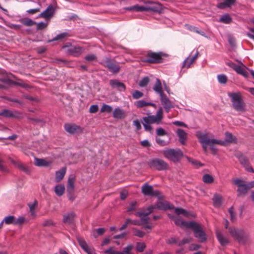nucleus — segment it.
Instances as JSON below:
<instances>
[{
    "label": "nucleus",
    "instance_id": "1",
    "mask_svg": "<svg viewBox=\"0 0 254 254\" xmlns=\"http://www.w3.org/2000/svg\"><path fill=\"white\" fill-rule=\"evenodd\" d=\"M151 113L148 112L147 113V117H144L142 118L143 121V126L145 130L151 132L153 128L150 124H160L163 118V109L162 107H160L156 112L155 116L150 115Z\"/></svg>",
    "mask_w": 254,
    "mask_h": 254
},
{
    "label": "nucleus",
    "instance_id": "2",
    "mask_svg": "<svg viewBox=\"0 0 254 254\" xmlns=\"http://www.w3.org/2000/svg\"><path fill=\"white\" fill-rule=\"evenodd\" d=\"M228 96L231 98L232 106L234 110L242 113L246 111V105L240 92L229 93Z\"/></svg>",
    "mask_w": 254,
    "mask_h": 254
},
{
    "label": "nucleus",
    "instance_id": "3",
    "mask_svg": "<svg viewBox=\"0 0 254 254\" xmlns=\"http://www.w3.org/2000/svg\"><path fill=\"white\" fill-rule=\"evenodd\" d=\"M168 56V54L162 52H154L149 51L145 54V59L142 60V61L149 64H160L164 62V58Z\"/></svg>",
    "mask_w": 254,
    "mask_h": 254
},
{
    "label": "nucleus",
    "instance_id": "4",
    "mask_svg": "<svg viewBox=\"0 0 254 254\" xmlns=\"http://www.w3.org/2000/svg\"><path fill=\"white\" fill-rule=\"evenodd\" d=\"M228 232L232 237L238 243L243 245L246 244L248 235L244 229L230 227L228 229Z\"/></svg>",
    "mask_w": 254,
    "mask_h": 254
},
{
    "label": "nucleus",
    "instance_id": "5",
    "mask_svg": "<svg viewBox=\"0 0 254 254\" xmlns=\"http://www.w3.org/2000/svg\"><path fill=\"white\" fill-rule=\"evenodd\" d=\"M233 183L238 187L237 190L238 196H245L249 190L254 187V181L246 183L243 180L237 179L233 181Z\"/></svg>",
    "mask_w": 254,
    "mask_h": 254
},
{
    "label": "nucleus",
    "instance_id": "6",
    "mask_svg": "<svg viewBox=\"0 0 254 254\" xmlns=\"http://www.w3.org/2000/svg\"><path fill=\"white\" fill-rule=\"evenodd\" d=\"M162 154L174 163L180 162L184 156L183 152L180 149H166L163 151Z\"/></svg>",
    "mask_w": 254,
    "mask_h": 254
},
{
    "label": "nucleus",
    "instance_id": "7",
    "mask_svg": "<svg viewBox=\"0 0 254 254\" xmlns=\"http://www.w3.org/2000/svg\"><path fill=\"white\" fill-rule=\"evenodd\" d=\"M196 136L199 139V142L202 144V147L205 151L207 150V146L211 143H217L221 145H225V142L214 138H209L207 133H203L201 132H198Z\"/></svg>",
    "mask_w": 254,
    "mask_h": 254
},
{
    "label": "nucleus",
    "instance_id": "8",
    "mask_svg": "<svg viewBox=\"0 0 254 254\" xmlns=\"http://www.w3.org/2000/svg\"><path fill=\"white\" fill-rule=\"evenodd\" d=\"M147 165L150 168L159 171L167 170L169 168V165L166 162L158 158L149 160L147 162Z\"/></svg>",
    "mask_w": 254,
    "mask_h": 254
},
{
    "label": "nucleus",
    "instance_id": "9",
    "mask_svg": "<svg viewBox=\"0 0 254 254\" xmlns=\"http://www.w3.org/2000/svg\"><path fill=\"white\" fill-rule=\"evenodd\" d=\"M75 181V176L74 175H70L68 178L66 190L68 199L71 202H73L75 199V195L74 194Z\"/></svg>",
    "mask_w": 254,
    "mask_h": 254
},
{
    "label": "nucleus",
    "instance_id": "10",
    "mask_svg": "<svg viewBox=\"0 0 254 254\" xmlns=\"http://www.w3.org/2000/svg\"><path fill=\"white\" fill-rule=\"evenodd\" d=\"M190 229L193 231L194 236L198 239L199 242L203 243L206 240V234L198 223L193 221Z\"/></svg>",
    "mask_w": 254,
    "mask_h": 254
},
{
    "label": "nucleus",
    "instance_id": "11",
    "mask_svg": "<svg viewBox=\"0 0 254 254\" xmlns=\"http://www.w3.org/2000/svg\"><path fill=\"white\" fill-rule=\"evenodd\" d=\"M62 48L65 50V52L67 54L74 57L79 56L83 52L82 47L72 46L70 43H68L63 46Z\"/></svg>",
    "mask_w": 254,
    "mask_h": 254
},
{
    "label": "nucleus",
    "instance_id": "12",
    "mask_svg": "<svg viewBox=\"0 0 254 254\" xmlns=\"http://www.w3.org/2000/svg\"><path fill=\"white\" fill-rule=\"evenodd\" d=\"M101 64L104 66L108 68L109 70L113 73H117L120 70V67L117 63L114 60L109 58H106L101 63Z\"/></svg>",
    "mask_w": 254,
    "mask_h": 254
},
{
    "label": "nucleus",
    "instance_id": "13",
    "mask_svg": "<svg viewBox=\"0 0 254 254\" xmlns=\"http://www.w3.org/2000/svg\"><path fill=\"white\" fill-rule=\"evenodd\" d=\"M145 3L146 11H152L160 13L163 10V5L160 3L147 1Z\"/></svg>",
    "mask_w": 254,
    "mask_h": 254
},
{
    "label": "nucleus",
    "instance_id": "14",
    "mask_svg": "<svg viewBox=\"0 0 254 254\" xmlns=\"http://www.w3.org/2000/svg\"><path fill=\"white\" fill-rule=\"evenodd\" d=\"M141 192L145 196H158L160 192L158 190H154L152 186L146 183L141 187Z\"/></svg>",
    "mask_w": 254,
    "mask_h": 254
},
{
    "label": "nucleus",
    "instance_id": "15",
    "mask_svg": "<svg viewBox=\"0 0 254 254\" xmlns=\"http://www.w3.org/2000/svg\"><path fill=\"white\" fill-rule=\"evenodd\" d=\"M64 128L66 132L72 134L81 133L83 131V128L75 124H65Z\"/></svg>",
    "mask_w": 254,
    "mask_h": 254
},
{
    "label": "nucleus",
    "instance_id": "16",
    "mask_svg": "<svg viewBox=\"0 0 254 254\" xmlns=\"http://www.w3.org/2000/svg\"><path fill=\"white\" fill-rule=\"evenodd\" d=\"M133 248L132 245H128L127 247L124 248L123 252L116 251L110 248L105 251L106 254H132L131 250Z\"/></svg>",
    "mask_w": 254,
    "mask_h": 254
},
{
    "label": "nucleus",
    "instance_id": "17",
    "mask_svg": "<svg viewBox=\"0 0 254 254\" xmlns=\"http://www.w3.org/2000/svg\"><path fill=\"white\" fill-rule=\"evenodd\" d=\"M77 241L80 247L88 254H94V250L89 247L84 239L80 236L76 237Z\"/></svg>",
    "mask_w": 254,
    "mask_h": 254
},
{
    "label": "nucleus",
    "instance_id": "18",
    "mask_svg": "<svg viewBox=\"0 0 254 254\" xmlns=\"http://www.w3.org/2000/svg\"><path fill=\"white\" fill-rule=\"evenodd\" d=\"M160 96V100L162 105L164 106L166 112L168 113L170 109L173 108V105L171 102L164 94Z\"/></svg>",
    "mask_w": 254,
    "mask_h": 254
},
{
    "label": "nucleus",
    "instance_id": "19",
    "mask_svg": "<svg viewBox=\"0 0 254 254\" xmlns=\"http://www.w3.org/2000/svg\"><path fill=\"white\" fill-rule=\"evenodd\" d=\"M55 8L52 4L49 5L47 9L40 13L39 16L45 19H48L53 16Z\"/></svg>",
    "mask_w": 254,
    "mask_h": 254
},
{
    "label": "nucleus",
    "instance_id": "20",
    "mask_svg": "<svg viewBox=\"0 0 254 254\" xmlns=\"http://www.w3.org/2000/svg\"><path fill=\"white\" fill-rule=\"evenodd\" d=\"M110 84L113 88H117L119 91H125L126 85L117 79H112L110 81Z\"/></svg>",
    "mask_w": 254,
    "mask_h": 254
},
{
    "label": "nucleus",
    "instance_id": "21",
    "mask_svg": "<svg viewBox=\"0 0 254 254\" xmlns=\"http://www.w3.org/2000/svg\"><path fill=\"white\" fill-rule=\"evenodd\" d=\"M216 235L217 238L221 246H225L229 243L230 241L229 239L224 236L220 231L217 230L216 232Z\"/></svg>",
    "mask_w": 254,
    "mask_h": 254
},
{
    "label": "nucleus",
    "instance_id": "22",
    "mask_svg": "<svg viewBox=\"0 0 254 254\" xmlns=\"http://www.w3.org/2000/svg\"><path fill=\"white\" fill-rule=\"evenodd\" d=\"M175 224L180 227L189 228L192 226L193 221H185L181 219L176 218L174 220Z\"/></svg>",
    "mask_w": 254,
    "mask_h": 254
},
{
    "label": "nucleus",
    "instance_id": "23",
    "mask_svg": "<svg viewBox=\"0 0 254 254\" xmlns=\"http://www.w3.org/2000/svg\"><path fill=\"white\" fill-rule=\"evenodd\" d=\"M75 214L74 212H70L63 215V222L65 224H71L74 220Z\"/></svg>",
    "mask_w": 254,
    "mask_h": 254
},
{
    "label": "nucleus",
    "instance_id": "24",
    "mask_svg": "<svg viewBox=\"0 0 254 254\" xmlns=\"http://www.w3.org/2000/svg\"><path fill=\"white\" fill-rule=\"evenodd\" d=\"M126 116V112L120 108H115L113 113V116L115 119H124Z\"/></svg>",
    "mask_w": 254,
    "mask_h": 254
},
{
    "label": "nucleus",
    "instance_id": "25",
    "mask_svg": "<svg viewBox=\"0 0 254 254\" xmlns=\"http://www.w3.org/2000/svg\"><path fill=\"white\" fill-rule=\"evenodd\" d=\"M154 209V207L153 205H151L146 208L145 209L137 212L135 213V215L138 217L147 216L148 215L153 212Z\"/></svg>",
    "mask_w": 254,
    "mask_h": 254
},
{
    "label": "nucleus",
    "instance_id": "26",
    "mask_svg": "<svg viewBox=\"0 0 254 254\" xmlns=\"http://www.w3.org/2000/svg\"><path fill=\"white\" fill-rule=\"evenodd\" d=\"M153 206L154 207V209L157 208L159 210H167L171 209L172 208L170 206L169 203L167 201H159Z\"/></svg>",
    "mask_w": 254,
    "mask_h": 254
},
{
    "label": "nucleus",
    "instance_id": "27",
    "mask_svg": "<svg viewBox=\"0 0 254 254\" xmlns=\"http://www.w3.org/2000/svg\"><path fill=\"white\" fill-rule=\"evenodd\" d=\"M53 63L59 65L60 66H65L68 67H73L71 65V61L66 60L56 59L53 61Z\"/></svg>",
    "mask_w": 254,
    "mask_h": 254
},
{
    "label": "nucleus",
    "instance_id": "28",
    "mask_svg": "<svg viewBox=\"0 0 254 254\" xmlns=\"http://www.w3.org/2000/svg\"><path fill=\"white\" fill-rule=\"evenodd\" d=\"M179 137V141L182 144H185V140L187 138V133L182 129L179 128L176 132Z\"/></svg>",
    "mask_w": 254,
    "mask_h": 254
},
{
    "label": "nucleus",
    "instance_id": "29",
    "mask_svg": "<svg viewBox=\"0 0 254 254\" xmlns=\"http://www.w3.org/2000/svg\"><path fill=\"white\" fill-rule=\"evenodd\" d=\"M223 197L217 193H215L213 197V205L215 207H220L222 204Z\"/></svg>",
    "mask_w": 254,
    "mask_h": 254
},
{
    "label": "nucleus",
    "instance_id": "30",
    "mask_svg": "<svg viewBox=\"0 0 254 254\" xmlns=\"http://www.w3.org/2000/svg\"><path fill=\"white\" fill-rule=\"evenodd\" d=\"M135 105L138 108H141L143 107H145L147 106H151L153 107L154 108H156V105L152 103L147 102L144 100H139L135 102Z\"/></svg>",
    "mask_w": 254,
    "mask_h": 254
},
{
    "label": "nucleus",
    "instance_id": "31",
    "mask_svg": "<svg viewBox=\"0 0 254 254\" xmlns=\"http://www.w3.org/2000/svg\"><path fill=\"white\" fill-rule=\"evenodd\" d=\"M154 91L159 94L160 96L164 94L162 90V87L161 81L159 79H157L156 83L153 88Z\"/></svg>",
    "mask_w": 254,
    "mask_h": 254
},
{
    "label": "nucleus",
    "instance_id": "32",
    "mask_svg": "<svg viewBox=\"0 0 254 254\" xmlns=\"http://www.w3.org/2000/svg\"><path fill=\"white\" fill-rule=\"evenodd\" d=\"M66 173V168L63 167L60 170L56 172V181L57 182H60L64 177Z\"/></svg>",
    "mask_w": 254,
    "mask_h": 254
},
{
    "label": "nucleus",
    "instance_id": "33",
    "mask_svg": "<svg viewBox=\"0 0 254 254\" xmlns=\"http://www.w3.org/2000/svg\"><path fill=\"white\" fill-rule=\"evenodd\" d=\"M51 164V162L46 161L44 159L35 158V165L37 166H48Z\"/></svg>",
    "mask_w": 254,
    "mask_h": 254
},
{
    "label": "nucleus",
    "instance_id": "34",
    "mask_svg": "<svg viewBox=\"0 0 254 254\" xmlns=\"http://www.w3.org/2000/svg\"><path fill=\"white\" fill-rule=\"evenodd\" d=\"M64 186L62 184L57 185L55 188V192L59 196H61L64 194Z\"/></svg>",
    "mask_w": 254,
    "mask_h": 254
},
{
    "label": "nucleus",
    "instance_id": "35",
    "mask_svg": "<svg viewBox=\"0 0 254 254\" xmlns=\"http://www.w3.org/2000/svg\"><path fill=\"white\" fill-rule=\"evenodd\" d=\"M0 116L5 118H12L14 116V113L8 109L0 111Z\"/></svg>",
    "mask_w": 254,
    "mask_h": 254
},
{
    "label": "nucleus",
    "instance_id": "36",
    "mask_svg": "<svg viewBox=\"0 0 254 254\" xmlns=\"http://www.w3.org/2000/svg\"><path fill=\"white\" fill-rule=\"evenodd\" d=\"M237 73L243 75L245 77L248 76V73L244 67L238 65L235 70Z\"/></svg>",
    "mask_w": 254,
    "mask_h": 254
},
{
    "label": "nucleus",
    "instance_id": "37",
    "mask_svg": "<svg viewBox=\"0 0 254 254\" xmlns=\"http://www.w3.org/2000/svg\"><path fill=\"white\" fill-rule=\"evenodd\" d=\"M202 181L205 184H211L213 183L214 179L211 175L206 174L203 176Z\"/></svg>",
    "mask_w": 254,
    "mask_h": 254
},
{
    "label": "nucleus",
    "instance_id": "38",
    "mask_svg": "<svg viewBox=\"0 0 254 254\" xmlns=\"http://www.w3.org/2000/svg\"><path fill=\"white\" fill-rule=\"evenodd\" d=\"M186 158L190 163L192 165H193L194 167L196 168H198L204 165L203 164L201 163L197 160L193 159L187 156L186 157Z\"/></svg>",
    "mask_w": 254,
    "mask_h": 254
},
{
    "label": "nucleus",
    "instance_id": "39",
    "mask_svg": "<svg viewBox=\"0 0 254 254\" xmlns=\"http://www.w3.org/2000/svg\"><path fill=\"white\" fill-rule=\"evenodd\" d=\"M219 21L226 24H229L232 22V18L229 14H225L221 17Z\"/></svg>",
    "mask_w": 254,
    "mask_h": 254
},
{
    "label": "nucleus",
    "instance_id": "40",
    "mask_svg": "<svg viewBox=\"0 0 254 254\" xmlns=\"http://www.w3.org/2000/svg\"><path fill=\"white\" fill-rule=\"evenodd\" d=\"M38 202L36 200H35L32 203L28 204V206L29 207L30 212H31V215L35 217V208L37 206Z\"/></svg>",
    "mask_w": 254,
    "mask_h": 254
},
{
    "label": "nucleus",
    "instance_id": "41",
    "mask_svg": "<svg viewBox=\"0 0 254 254\" xmlns=\"http://www.w3.org/2000/svg\"><path fill=\"white\" fill-rule=\"evenodd\" d=\"M236 138L229 132L225 133V141L228 142H236Z\"/></svg>",
    "mask_w": 254,
    "mask_h": 254
},
{
    "label": "nucleus",
    "instance_id": "42",
    "mask_svg": "<svg viewBox=\"0 0 254 254\" xmlns=\"http://www.w3.org/2000/svg\"><path fill=\"white\" fill-rule=\"evenodd\" d=\"M186 27H187V28L190 31H195L197 33H198L202 36L205 35V33L203 31L198 30V29L195 26H191V25H190L189 24H186Z\"/></svg>",
    "mask_w": 254,
    "mask_h": 254
},
{
    "label": "nucleus",
    "instance_id": "43",
    "mask_svg": "<svg viewBox=\"0 0 254 254\" xmlns=\"http://www.w3.org/2000/svg\"><path fill=\"white\" fill-rule=\"evenodd\" d=\"M133 231V235L139 238H143L145 235V233L140 230H138L135 228H132Z\"/></svg>",
    "mask_w": 254,
    "mask_h": 254
},
{
    "label": "nucleus",
    "instance_id": "44",
    "mask_svg": "<svg viewBox=\"0 0 254 254\" xmlns=\"http://www.w3.org/2000/svg\"><path fill=\"white\" fill-rule=\"evenodd\" d=\"M137 202L135 201H132L130 202L129 206L127 207V212L130 214L131 212L136 210V205Z\"/></svg>",
    "mask_w": 254,
    "mask_h": 254
},
{
    "label": "nucleus",
    "instance_id": "45",
    "mask_svg": "<svg viewBox=\"0 0 254 254\" xmlns=\"http://www.w3.org/2000/svg\"><path fill=\"white\" fill-rule=\"evenodd\" d=\"M239 161L244 166L249 163L248 159L246 157L241 154L237 156Z\"/></svg>",
    "mask_w": 254,
    "mask_h": 254
},
{
    "label": "nucleus",
    "instance_id": "46",
    "mask_svg": "<svg viewBox=\"0 0 254 254\" xmlns=\"http://www.w3.org/2000/svg\"><path fill=\"white\" fill-rule=\"evenodd\" d=\"M17 86H19L26 89L31 88L29 85L19 79H17Z\"/></svg>",
    "mask_w": 254,
    "mask_h": 254
},
{
    "label": "nucleus",
    "instance_id": "47",
    "mask_svg": "<svg viewBox=\"0 0 254 254\" xmlns=\"http://www.w3.org/2000/svg\"><path fill=\"white\" fill-rule=\"evenodd\" d=\"M193 62L190 57L187 58L183 62L182 67L189 68L193 64Z\"/></svg>",
    "mask_w": 254,
    "mask_h": 254
},
{
    "label": "nucleus",
    "instance_id": "48",
    "mask_svg": "<svg viewBox=\"0 0 254 254\" xmlns=\"http://www.w3.org/2000/svg\"><path fill=\"white\" fill-rule=\"evenodd\" d=\"M146 248V245L144 243H137L136 250V251L139 253L143 252Z\"/></svg>",
    "mask_w": 254,
    "mask_h": 254
},
{
    "label": "nucleus",
    "instance_id": "49",
    "mask_svg": "<svg viewBox=\"0 0 254 254\" xmlns=\"http://www.w3.org/2000/svg\"><path fill=\"white\" fill-rule=\"evenodd\" d=\"M15 217L13 216H8L5 217L3 220L4 222L6 224H10L14 222Z\"/></svg>",
    "mask_w": 254,
    "mask_h": 254
},
{
    "label": "nucleus",
    "instance_id": "50",
    "mask_svg": "<svg viewBox=\"0 0 254 254\" xmlns=\"http://www.w3.org/2000/svg\"><path fill=\"white\" fill-rule=\"evenodd\" d=\"M149 82V79L148 77H144L139 82L138 85L140 87L146 86Z\"/></svg>",
    "mask_w": 254,
    "mask_h": 254
},
{
    "label": "nucleus",
    "instance_id": "51",
    "mask_svg": "<svg viewBox=\"0 0 254 254\" xmlns=\"http://www.w3.org/2000/svg\"><path fill=\"white\" fill-rule=\"evenodd\" d=\"M143 96V94L142 92L138 91L135 90L132 93V98L134 99H137L141 98Z\"/></svg>",
    "mask_w": 254,
    "mask_h": 254
},
{
    "label": "nucleus",
    "instance_id": "52",
    "mask_svg": "<svg viewBox=\"0 0 254 254\" xmlns=\"http://www.w3.org/2000/svg\"><path fill=\"white\" fill-rule=\"evenodd\" d=\"M175 212L177 214H183L184 216H187L188 215V212L182 208H176Z\"/></svg>",
    "mask_w": 254,
    "mask_h": 254
},
{
    "label": "nucleus",
    "instance_id": "53",
    "mask_svg": "<svg viewBox=\"0 0 254 254\" xmlns=\"http://www.w3.org/2000/svg\"><path fill=\"white\" fill-rule=\"evenodd\" d=\"M113 108L111 106L104 104L101 109V112H107V113H111L112 111Z\"/></svg>",
    "mask_w": 254,
    "mask_h": 254
},
{
    "label": "nucleus",
    "instance_id": "54",
    "mask_svg": "<svg viewBox=\"0 0 254 254\" xmlns=\"http://www.w3.org/2000/svg\"><path fill=\"white\" fill-rule=\"evenodd\" d=\"M218 80L219 83L221 84H225L227 81V77L224 74H219L217 76Z\"/></svg>",
    "mask_w": 254,
    "mask_h": 254
},
{
    "label": "nucleus",
    "instance_id": "55",
    "mask_svg": "<svg viewBox=\"0 0 254 254\" xmlns=\"http://www.w3.org/2000/svg\"><path fill=\"white\" fill-rule=\"evenodd\" d=\"M23 24L25 25L31 26L34 25L36 23L32 19L29 18H25L22 20Z\"/></svg>",
    "mask_w": 254,
    "mask_h": 254
},
{
    "label": "nucleus",
    "instance_id": "56",
    "mask_svg": "<svg viewBox=\"0 0 254 254\" xmlns=\"http://www.w3.org/2000/svg\"><path fill=\"white\" fill-rule=\"evenodd\" d=\"M229 212L230 215L231 221L232 222H234L236 220V217L235 213L234 211L233 206L231 207L229 209Z\"/></svg>",
    "mask_w": 254,
    "mask_h": 254
},
{
    "label": "nucleus",
    "instance_id": "57",
    "mask_svg": "<svg viewBox=\"0 0 254 254\" xmlns=\"http://www.w3.org/2000/svg\"><path fill=\"white\" fill-rule=\"evenodd\" d=\"M166 244L168 245L176 244H178V239L175 237H171L168 239L166 241Z\"/></svg>",
    "mask_w": 254,
    "mask_h": 254
},
{
    "label": "nucleus",
    "instance_id": "58",
    "mask_svg": "<svg viewBox=\"0 0 254 254\" xmlns=\"http://www.w3.org/2000/svg\"><path fill=\"white\" fill-rule=\"evenodd\" d=\"M190 241H191L190 239L185 238L183 239V240L181 241L178 242V245L179 247H181L185 244L190 243Z\"/></svg>",
    "mask_w": 254,
    "mask_h": 254
},
{
    "label": "nucleus",
    "instance_id": "59",
    "mask_svg": "<svg viewBox=\"0 0 254 254\" xmlns=\"http://www.w3.org/2000/svg\"><path fill=\"white\" fill-rule=\"evenodd\" d=\"M0 81L8 85H11L15 83L14 81H12L9 78H1L0 79Z\"/></svg>",
    "mask_w": 254,
    "mask_h": 254
},
{
    "label": "nucleus",
    "instance_id": "60",
    "mask_svg": "<svg viewBox=\"0 0 254 254\" xmlns=\"http://www.w3.org/2000/svg\"><path fill=\"white\" fill-rule=\"evenodd\" d=\"M156 134L159 136H163L166 134V132L163 128L159 127L156 129Z\"/></svg>",
    "mask_w": 254,
    "mask_h": 254
},
{
    "label": "nucleus",
    "instance_id": "61",
    "mask_svg": "<svg viewBox=\"0 0 254 254\" xmlns=\"http://www.w3.org/2000/svg\"><path fill=\"white\" fill-rule=\"evenodd\" d=\"M134 11H146L145 6H140L138 4L134 5Z\"/></svg>",
    "mask_w": 254,
    "mask_h": 254
},
{
    "label": "nucleus",
    "instance_id": "62",
    "mask_svg": "<svg viewBox=\"0 0 254 254\" xmlns=\"http://www.w3.org/2000/svg\"><path fill=\"white\" fill-rule=\"evenodd\" d=\"M133 125L135 127L136 130H139L141 129V126L139 121L137 119L133 121Z\"/></svg>",
    "mask_w": 254,
    "mask_h": 254
},
{
    "label": "nucleus",
    "instance_id": "63",
    "mask_svg": "<svg viewBox=\"0 0 254 254\" xmlns=\"http://www.w3.org/2000/svg\"><path fill=\"white\" fill-rule=\"evenodd\" d=\"M18 167L21 171H23L24 172L27 174H28L30 172L29 168L23 165L19 164L18 165Z\"/></svg>",
    "mask_w": 254,
    "mask_h": 254
},
{
    "label": "nucleus",
    "instance_id": "64",
    "mask_svg": "<svg viewBox=\"0 0 254 254\" xmlns=\"http://www.w3.org/2000/svg\"><path fill=\"white\" fill-rule=\"evenodd\" d=\"M96 57L94 55H89L85 57V59L87 61L92 62L96 60Z\"/></svg>",
    "mask_w": 254,
    "mask_h": 254
}]
</instances>
